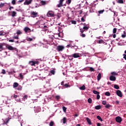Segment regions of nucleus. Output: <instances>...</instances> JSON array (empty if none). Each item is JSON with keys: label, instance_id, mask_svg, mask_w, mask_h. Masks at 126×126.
Returning <instances> with one entry per match:
<instances>
[{"label": "nucleus", "instance_id": "nucleus-54", "mask_svg": "<svg viewBox=\"0 0 126 126\" xmlns=\"http://www.w3.org/2000/svg\"><path fill=\"white\" fill-rule=\"evenodd\" d=\"M117 32V29L116 28H114L113 29V33H116Z\"/></svg>", "mask_w": 126, "mask_h": 126}, {"label": "nucleus", "instance_id": "nucleus-3", "mask_svg": "<svg viewBox=\"0 0 126 126\" xmlns=\"http://www.w3.org/2000/svg\"><path fill=\"white\" fill-rule=\"evenodd\" d=\"M64 49V46H62V45H59L57 48V50H58V52L63 51Z\"/></svg>", "mask_w": 126, "mask_h": 126}, {"label": "nucleus", "instance_id": "nucleus-39", "mask_svg": "<svg viewBox=\"0 0 126 126\" xmlns=\"http://www.w3.org/2000/svg\"><path fill=\"white\" fill-rule=\"evenodd\" d=\"M63 112H64V113H65V112H66V108L65 107L63 106Z\"/></svg>", "mask_w": 126, "mask_h": 126}, {"label": "nucleus", "instance_id": "nucleus-49", "mask_svg": "<svg viewBox=\"0 0 126 126\" xmlns=\"http://www.w3.org/2000/svg\"><path fill=\"white\" fill-rule=\"evenodd\" d=\"M71 23H72V24H76V21L72 20L71 21Z\"/></svg>", "mask_w": 126, "mask_h": 126}, {"label": "nucleus", "instance_id": "nucleus-20", "mask_svg": "<svg viewBox=\"0 0 126 126\" xmlns=\"http://www.w3.org/2000/svg\"><path fill=\"white\" fill-rule=\"evenodd\" d=\"M97 80L98 81H99V80H100V79H101V73H98L97 76Z\"/></svg>", "mask_w": 126, "mask_h": 126}, {"label": "nucleus", "instance_id": "nucleus-62", "mask_svg": "<svg viewBox=\"0 0 126 126\" xmlns=\"http://www.w3.org/2000/svg\"><path fill=\"white\" fill-rule=\"evenodd\" d=\"M80 32H81V33H82H82H83V32H84V31L83 30H82V29H80Z\"/></svg>", "mask_w": 126, "mask_h": 126}, {"label": "nucleus", "instance_id": "nucleus-42", "mask_svg": "<svg viewBox=\"0 0 126 126\" xmlns=\"http://www.w3.org/2000/svg\"><path fill=\"white\" fill-rule=\"evenodd\" d=\"M27 40L29 41V42H31V41H33V38H31L29 37L27 39Z\"/></svg>", "mask_w": 126, "mask_h": 126}, {"label": "nucleus", "instance_id": "nucleus-64", "mask_svg": "<svg viewBox=\"0 0 126 126\" xmlns=\"http://www.w3.org/2000/svg\"><path fill=\"white\" fill-rule=\"evenodd\" d=\"M101 126V124H100V123H97V126Z\"/></svg>", "mask_w": 126, "mask_h": 126}, {"label": "nucleus", "instance_id": "nucleus-14", "mask_svg": "<svg viewBox=\"0 0 126 126\" xmlns=\"http://www.w3.org/2000/svg\"><path fill=\"white\" fill-rule=\"evenodd\" d=\"M98 44H105V41L102 39L99 40L97 41Z\"/></svg>", "mask_w": 126, "mask_h": 126}, {"label": "nucleus", "instance_id": "nucleus-63", "mask_svg": "<svg viewBox=\"0 0 126 126\" xmlns=\"http://www.w3.org/2000/svg\"><path fill=\"white\" fill-rule=\"evenodd\" d=\"M4 5V4H3V3H1L0 4V7H2V6H3Z\"/></svg>", "mask_w": 126, "mask_h": 126}, {"label": "nucleus", "instance_id": "nucleus-41", "mask_svg": "<svg viewBox=\"0 0 126 126\" xmlns=\"http://www.w3.org/2000/svg\"><path fill=\"white\" fill-rule=\"evenodd\" d=\"M16 0H12V3L14 5V4H16Z\"/></svg>", "mask_w": 126, "mask_h": 126}, {"label": "nucleus", "instance_id": "nucleus-46", "mask_svg": "<svg viewBox=\"0 0 126 126\" xmlns=\"http://www.w3.org/2000/svg\"><path fill=\"white\" fill-rule=\"evenodd\" d=\"M66 2L68 4H69L71 2V0H67Z\"/></svg>", "mask_w": 126, "mask_h": 126}, {"label": "nucleus", "instance_id": "nucleus-61", "mask_svg": "<svg viewBox=\"0 0 126 126\" xmlns=\"http://www.w3.org/2000/svg\"><path fill=\"white\" fill-rule=\"evenodd\" d=\"M23 1H24V0H19L18 2L21 3L23 2Z\"/></svg>", "mask_w": 126, "mask_h": 126}, {"label": "nucleus", "instance_id": "nucleus-22", "mask_svg": "<svg viewBox=\"0 0 126 126\" xmlns=\"http://www.w3.org/2000/svg\"><path fill=\"white\" fill-rule=\"evenodd\" d=\"M11 13H12V16L13 17H14V16H15L16 15V12H15V11H12Z\"/></svg>", "mask_w": 126, "mask_h": 126}, {"label": "nucleus", "instance_id": "nucleus-11", "mask_svg": "<svg viewBox=\"0 0 126 126\" xmlns=\"http://www.w3.org/2000/svg\"><path fill=\"white\" fill-rule=\"evenodd\" d=\"M109 79L111 81H116V78L114 76L111 75L110 76Z\"/></svg>", "mask_w": 126, "mask_h": 126}, {"label": "nucleus", "instance_id": "nucleus-23", "mask_svg": "<svg viewBox=\"0 0 126 126\" xmlns=\"http://www.w3.org/2000/svg\"><path fill=\"white\" fill-rule=\"evenodd\" d=\"M13 86L14 88H16V87H17L18 86V84L17 83H14L13 84Z\"/></svg>", "mask_w": 126, "mask_h": 126}, {"label": "nucleus", "instance_id": "nucleus-52", "mask_svg": "<svg viewBox=\"0 0 126 126\" xmlns=\"http://www.w3.org/2000/svg\"><path fill=\"white\" fill-rule=\"evenodd\" d=\"M70 47V48L71 47V43H70L69 44H68L66 46V48H69Z\"/></svg>", "mask_w": 126, "mask_h": 126}, {"label": "nucleus", "instance_id": "nucleus-47", "mask_svg": "<svg viewBox=\"0 0 126 126\" xmlns=\"http://www.w3.org/2000/svg\"><path fill=\"white\" fill-rule=\"evenodd\" d=\"M96 99L97 100H99V99H100V95L99 94H97V95H96Z\"/></svg>", "mask_w": 126, "mask_h": 126}, {"label": "nucleus", "instance_id": "nucleus-60", "mask_svg": "<svg viewBox=\"0 0 126 126\" xmlns=\"http://www.w3.org/2000/svg\"><path fill=\"white\" fill-rule=\"evenodd\" d=\"M9 42H11L12 43H13V42H14V39H10V40H9Z\"/></svg>", "mask_w": 126, "mask_h": 126}, {"label": "nucleus", "instance_id": "nucleus-15", "mask_svg": "<svg viewBox=\"0 0 126 126\" xmlns=\"http://www.w3.org/2000/svg\"><path fill=\"white\" fill-rule=\"evenodd\" d=\"M111 74L112 75H113V76H114H114H117V75H119V74H118V73H117V72H111Z\"/></svg>", "mask_w": 126, "mask_h": 126}, {"label": "nucleus", "instance_id": "nucleus-40", "mask_svg": "<svg viewBox=\"0 0 126 126\" xmlns=\"http://www.w3.org/2000/svg\"><path fill=\"white\" fill-rule=\"evenodd\" d=\"M54 122H53V121H51L50 123V124H49V126H54Z\"/></svg>", "mask_w": 126, "mask_h": 126}, {"label": "nucleus", "instance_id": "nucleus-44", "mask_svg": "<svg viewBox=\"0 0 126 126\" xmlns=\"http://www.w3.org/2000/svg\"><path fill=\"white\" fill-rule=\"evenodd\" d=\"M64 86H65V87H66L67 88L68 87H70V86L67 84H65V85H64Z\"/></svg>", "mask_w": 126, "mask_h": 126}, {"label": "nucleus", "instance_id": "nucleus-9", "mask_svg": "<svg viewBox=\"0 0 126 126\" xmlns=\"http://www.w3.org/2000/svg\"><path fill=\"white\" fill-rule=\"evenodd\" d=\"M10 120V118H7L4 120H3V125H7L8 123H9V121Z\"/></svg>", "mask_w": 126, "mask_h": 126}, {"label": "nucleus", "instance_id": "nucleus-43", "mask_svg": "<svg viewBox=\"0 0 126 126\" xmlns=\"http://www.w3.org/2000/svg\"><path fill=\"white\" fill-rule=\"evenodd\" d=\"M102 104L103 105H106L107 104V101H106V100H103L102 101Z\"/></svg>", "mask_w": 126, "mask_h": 126}, {"label": "nucleus", "instance_id": "nucleus-45", "mask_svg": "<svg viewBox=\"0 0 126 126\" xmlns=\"http://www.w3.org/2000/svg\"><path fill=\"white\" fill-rule=\"evenodd\" d=\"M41 3L42 5H45V4H46V2L45 1H41Z\"/></svg>", "mask_w": 126, "mask_h": 126}, {"label": "nucleus", "instance_id": "nucleus-18", "mask_svg": "<svg viewBox=\"0 0 126 126\" xmlns=\"http://www.w3.org/2000/svg\"><path fill=\"white\" fill-rule=\"evenodd\" d=\"M94 108L95 110H100L101 109V105H97L95 106Z\"/></svg>", "mask_w": 126, "mask_h": 126}, {"label": "nucleus", "instance_id": "nucleus-38", "mask_svg": "<svg viewBox=\"0 0 126 126\" xmlns=\"http://www.w3.org/2000/svg\"><path fill=\"white\" fill-rule=\"evenodd\" d=\"M27 98H28V96H27V95H25L23 96L24 100H27Z\"/></svg>", "mask_w": 126, "mask_h": 126}, {"label": "nucleus", "instance_id": "nucleus-8", "mask_svg": "<svg viewBox=\"0 0 126 126\" xmlns=\"http://www.w3.org/2000/svg\"><path fill=\"white\" fill-rule=\"evenodd\" d=\"M64 1V0H59V4L57 5L58 7H62V6H63V3Z\"/></svg>", "mask_w": 126, "mask_h": 126}, {"label": "nucleus", "instance_id": "nucleus-25", "mask_svg": "<svg viewBox=\"0 0 126 126\" xmlns=\"http://www.w3.org/2000/svg\"><path fill=\"white\" fill-rule=\"evenodd\" d=\"M80 90H85L86 89L85 86L83 85L82 87H80Z\"/></svg>", "mask_w": 126, "mask_h": 126}, {"label": "nucleus", "instance_id": "nucleus-31", "mask_svg": "<svg viewBox=\"0 0 126 126\" xmlns=\"http://www.w3.org/2000/svg\"><path fill=\"white\" fill-rule=\"evenodd\" d=\"M17 90H18V91H21V90H22V87L21 86H19L17 88Z\"/></svg>", "mask_w": 126, "mask_h": 126}, {"label": "nucleus", "instance_id": "nucleus-2", "mask_svg": "<svg viewBox=\"0 0 126 126\" xmlns=\"http://www.w3.org/2000/svg\"><path fill=\"white\" fill-rule=\"evenodd\" d=\"M47 16L48 17H54L55 16V14H54V12L52 11H49L47 14Z\"/></svg>", "mask_w": 126, "mask_h": 126}, {"label": "nucleus", "instance_id": "nucleus-36", "mask_svg": "<svg viewBox=\"0 0 126 126\" xmlns=\"http://www.w3.org/2000/svg\"><path fill=\"white\" fill-rule=\"evenodd\" d=\"M117 2L118 3H124V0H118Z\"/></svg>", "mask_w": 126, "mask_h": 126}, {"label": "nucleus", "instance_id": "nucleus-32", "mask_svg": "<svg viewBox=\"0 0 126 126\" xmlns=\"http://www.w3.org/2000/svg\"><path fill=\"white\" fill-rule=\"evenodd\" d=\"M104 11H105V10H104V9L98 11V13H99V14H102V13H104Z\"/></svg>", "mask_w": 126, "mask_h": 126}, {"label": "nucleus", "instance_id": "nucleus-50", "mask_svg": "<svg viewBox=\"0 0 126 126\" xmlns=\"http://www.w3.org/2000/svg\"><path fill=\"white\" fill-rule=\"evenodd\" d=\"M1 73H2V74H5V70L2 69Z\"/></svg>", "mask_w": 126, "mask_h": 126}, {"label": "nucleus", "instance_id": "nucleus-59", "mask_svg": "<svg viewBox=\"0 0 126 126\" xmlns=\"http://www.w3.org/2000/svg\"><path fill=\"white\" fill-rule=\"evenodd\" d=\"M0 36H3V32H0Z\"/></svg>", "mask_w": 126, "mask_h": 126}, {"label": "nucleus", "instance_id": "nucleus-19", "mask_svg": "<svg viewBox=\"0 0 126 126\" xmlns=\"http://www.w3.org/2000/svg\"><path fill=\"white\" fill-rule=\"evenodd\" d=\"M63 122V124H66V122H67V120H66V118L65 117H63V119L62 120Z\"/></svg>", "mask_w": 126, "mask_h": 126}, {"label": "nucleus", "instance_id": "nucleus-56", "mask_svg": "<svg viewBox=\"0 0 126 126\" xmlns=\"http://www.w3.org/2000/svg\"><path fill=\"white\" fill-rule=\"evenodd\" d=\"M90 70L91 71H94L95 70L93 67H90Z\"/></svg>", "mask_w": 126, "mask_h": 126}, {"label": "nucleus", "instance_id": "nucleus-29", "mask_svg": "<svg viewBox=\"0 0 126 126\" xmlns=\"http://www.w3.org/2000/svg\"><path fill=\"white\" fill-rule=\"evenodd\" d=\"M114 88L115 89H120V87H119V86L118 85H114Z\"/></svg>", "mask_w": 126, "mask_h": 126}, {"label": "nucleus", "instance_id": "nucleus-34", "mask_svg": "<svg viewBox=\"0 0 126 126\" xmlns=\"http://www.w3.org/2000/svg\"><path fill=\"white\" fill-rule=\"evenodd\" d=\"M88 103H89V104H91V103H92V99L91 98H89L88 99Z\"/></svg>", "mask_w": 126, "mask_h": 126}, {"label": "nucleus", "instance_id": "nucleus-51", "mask_svg": "<svg viewBox=\"0 0 126 126\" xmlns=\"http://www.w3.org/2000/svg\"><path fill=\"white\" fill-rule=\"evenodd\" d=\"M17 34H18V35H20V34H21V32L20 31H18L17 32Z\"/></svg>", "mask_w": 126, "mask_h": 126}, {"label": "nucleus", "instance_id": "nucleus-17", "mask_svg": "<svg viewBox=\"0 0 126 126\" xmlns=\"http://www.w3.org/2000/svg\"><path fill=\"white\" fill-rule=\"evenodd\" d=\"M55 99H56V100L57 101H59L60 100V99H61V96H60V95H56L55 96Z\"/></svg>", "mask_w": 126, "mask_h": 126}, {"label": "nucleus", "instance_id": "nucleus-10", "mask_svg": "<svg viewBox=\"0 0 126 126\" xmlns=\"http://www.w3.org/2000/svg\"><path fill=\"white\" fill-rule=\"evenodd\" d=\"M116 121L117 123H121L122 122V118L120 116H118L116 118Z\"/></svg>", "mask_w": 126, "mask_h": 126}, {"label": "nucleus", "instance_id": "nucleus-24", "mask_svg": "<svg viewBox=\"0 0 126 126\" xmlns=\"http://www.w3.org/2000/svg\"><path fill=\"white\" fill-rule=\"evenodd\" d=\"M3 45H2V44H0V52H1V51H2V50H3Z\"/></svg>", "mask_w": 126, "mask_h": 126}, {"label": "nucleus", "instance_id": "nucleus-33", "mask_svg": "<svg viewBox=\"0 0 126 126\" xmlns=\"http://www.w3.org/2000/svg\"><path fill=\"white\" fill-rule=\"evenodd\" d=\"M23 75H24V73H20V78H21L22 79H23V78H24Z\"/></svg>", "mask_w": 126, "mask_h": 126}, {"label": "nucleus", "instance_id": "nucleus-21", "mask_svg": "<svg viewBox=\"0 0 126 126\" xmlns=\"http://www.w3.org/2000/svg\"><path fill=\"white\" fill-rule=\"evenodd\" d=\"M29 64L31 65H35V62L34 61H30L29 62Z\"/></svg>", "mask_w": 126, "mask_h": 126}, {"label": "nucleus", "instance_id": "nucleus-48", "mask_svg": "<svg viewBox=\"0 0 126 126\" xmlns=\"http://www.w3.org/2000/svg\"><path fill=\"white\" fill-rule=\"evenodd\" d=\"M13 39H16L17 40H18V39H19V37H18V36H13Z\"/></svg>", "mask_w": 126, "mask_h": 126}, {"label": "nucleus", "instance_id": "nucleus-16", "mask_svg": "<svg viewBox=\"0 0 126 126\" xmlns=\"http://www.w3.org/2000/svg\"><path fill=\"white\" fill-rule=\"evenodd\" d=\"M50 73H51V74H53V75H55V73H56L55 69H53V70H51L50 71Z\"/></svg>", "mask_w": 126, "mask_h": 126}, {"label": "nucleus", "instance_id": "nucleus-1", "mask_svg": "<svg viewBox=\"0 0 126 126\" xmlns=\"http://www.w3.org/2000/svg\"><path fill=\"white\" fill-rule=\"evenodd\" d=\"M31 17H32V18H35V17H37V16H38V12H36L35 11L31 12Z\"/></svg>", "mask_w": 126, "mask_h": 126}, {"label": "nucleus", "instance_id": "nucleus-26", "mask_svg": "<svg viewBox=\"0 0 126 126\" xmlns=\"http://www.w3.org/2000/svg\"><path fill=\"white\" fill-rule=\"evenodd\" d=\"M105 96H111V94L109 92H107L105 93Z\"/></svg>", "mask_w": 126, "mask_h": 126}, {"label": "nucleus", "instance_id": "nucleus-7", "mask_svg": "<svg viewBox=\"0 0 126 126\" xmlns=\"http://www.w3.org/2000/svg\"><path fill=\"white\" fill-rule=\"evenodd\" d=\"M117 95L119 96V97H123V93L120 90H118L116 92Z\"/></svg>", "mask_w": 126, "mask_h": 126}, {"label": "nucleus", "instance_id": "nucleus-55", "mask_svg": "<svg viewBox=\"0 0 126 126\" xmlns=\"http://www.w3.org/2000/svg\"><path fill=\"white\" fill-rule=\"evenodd\" d=\"M123 59H125V60L126 61V54H123Z\"/></svg>", "mask_w": 126, "mask_h": 126}, {"label": "nucleus", "instance_id": "nucleus-4", "mask_svg": "<svg viewBox=\"0 0 126 126\" xmlns=\"http://www.w3.org/2000/svg\"><path fill=\"white\" fill-rule=\"evenodd\" d=\"M80 58V55H79V54L78 53H75L73 55H72L71 56H69V58Z\"/></svg>", "mask_w": 126, "mask_h": 126}, {"label": "nucleus", "instance_id": "nucleus-53", "mask_svg": "<svg viewBox=\"0 0 126 126\" xmlns=\"http://www.w3.org/2000/svg\"><path fill=\"white\" fill-rule=\"evenodd\" d=\"M74 49H75V50H77V49H78V46L76 45H74Z\"/></svg>", "mask_w": 126, "mask_h": 126}, {"label": "nucleus", "instance_id": "nucleus-28", "mask_svg": "<svg viewBox=\"0 0 126 126\" xmlns=\"http://www.w3.org/2000/svg\"><path fill=\"white\" fill-rule=\"evenodd\" d=\"M97 119L99 120V121H100V122H103V119H102V118L100 117L99 116H97Z\"/></svg>", "mask_w": 126, "mask_h": 126}, {"label": "nucleus", "instance_id": "nucleus-37", "mask_svg": "<svg viewBox=\"0 0 126 126\" xmlns=\"http://www.w3.org/2000/svg\"><path fill=\"white\" fill-rule=\"evenodd\" d=\"M84 30H88L89 29V27L85 26L83 27Z\"/></svg>", "mask_w": 126, "mask_h": 126}, {"label": "nucleus", "instance_id": "nucleus-58", "mask_svg": "<svg viewBox=\"0 0 126 126\" xmlns=\"http://www.w3.org/2000/svg\"><path fill=\"white\" fill-rule=\"evenodd\" d=\"M34 64H38L39 62L38 61H34Z\"/></svg>", "mask_w": 126, "mask_h": 126}, {"label": "nucleus", "instance_id": "nucleus-35", "mask_svg": "<svg viewBox=\"0 0 126 126\" xmlns=\"http://www.w3.org/2000/svg\"><path fill=\"white\" fill-rule=\"evenodd\" d=\"M81 37H82L83 38H85L86 37V35L84 33H82L80 34Z\"/></svg>", "mask_w": 126, "mask_h": 126}, {"label": "nucleus", "instance_id": "nucleus-6", "mask_svg": "<svg viewBox=\"0 0 126 126\" xmlns=\"http://www.w3.org/2000/svg\"><path fill=\"white\" fill-rule=\"evenodd\" d=\"M32 3V0H26L24 3V5H29V4H31Z\"/></svg>", "mask_w": 126, "mask_h": 126}, {"label": "nucleus", "instance_id": "nucleus-27", "mask_svg": "<svg viewBox=\"0 0 126 126\" xmlns=\"http://www.w3.org/2000/svg\"><path fill=\"white\" fill-rule=\"evenodd\" d=\"M112 105H110V104H107L105 106V108H106V109H110V108H111Z\"/></svg>", "mask_w": 126, "mask_h": 126}, {"label": "nucleus", "instance_id": "nucleus-5", "mask_svg": "<svg viewBox=\"0 0 126 126\" xmlns=\"http://www.w3.org/2000/svg\"><path fill=\"white\" fill-rule=\"evenodd\" d=\"M6 47L7 48V49H8V50H9L10 51H16V48L10 46V45H7L6 46Z\"/></svg>", "mask_w": 126, "mask_h": 126}, {"label": "nucleus", "instance_id": "nucleus-30", "mask_svg": "<svg viewBox=\"0 0 126 126\" xmlns=\"http://www.w3.org/2000/svg\"><path fill=\"white\" fill-rule=\"evenodd\" d=\"M93 94H95L96 95H98V94H100V93L97 92V91H93Z\"/></svg>", "mask_w": 126, "mask_h": 126}, {"label": "nucleus", "instance_id": "nucleus-57", "mask_svg": "<svg viewBox=\"0 0 126 126\" xmlns=\"http://www.w3.org/2000/svg\"><path fill=\"white\" fill-rule=\"evenodd\" d=\"M81 21H82V22H84L85 21V19H84V18L82 17V18H81Z\"/></svg>", "mask_w": 126, "mask_h": 126}, {"label": "nucleus", "instance_id": "nucleus-13", "mask_svg": "<svg viewBox=\"0 0 126 126\" xmlns=\"http://www.w3.org/2000/svg\"><path fill=\"white\" fill-rule=\"evenodd\" d=\"M86 121L89 125H92V123L91 122V120L89 118H86Z\"/></svg>", "mask_w": 126, "mask_h": 126}, {"label": "nucleus", "instance_id": "nucleus-12", "mask_svg": "<svg viewBox=\"0 0 126 126\" xmlns=\"http://www.w3.org/2000/svg\"><path fill=\"white\" fill-rule=\"evenodd\" d=\"M24 31H25V32H31V29H30V28L26 27L24 29Z\"/></svg>", "mask_w": 126, "mask_h": 126}]
</instances>
